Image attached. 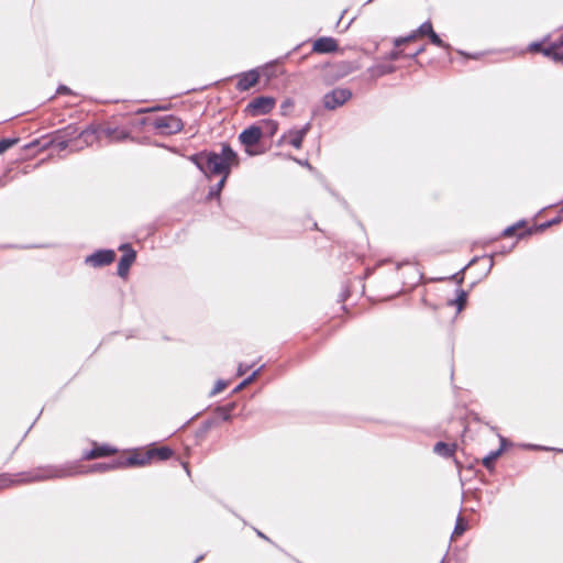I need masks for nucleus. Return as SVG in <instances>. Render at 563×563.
Returning <instances> with one entry per match:
<instances>
[{
    "instance_id": "2f4dec72",
    "label": "nucleus",
    "mask_w": 563,
    "mask_h": 563,
    "mask_svg": "<svg viewBox=\"0 0 563 563\" xmlns=\"http://www.w3.org/2000/svg\"><path fill=\"white\" fill-rule=\"evenodd\" d=\"M561 220H562V219H561V217H556V218H554V219H552V220H550V221H548V222H545V223L541 224L539 229H540V230H544V229H547V228H550L551 225H554V224L560 223V222H561Z\"/></svg>"
},
{
    "instance_id": "e433bc0d",
    "label": "nucleus",
    "mask_w": 563,
    "mask_h": 563,
    "mask_svg": "<svg viewBox=\"0 0 563 563\" xmlns=\"http://www.w3.org/2000/svg\"><path fill=\"white\" fill-rule=\"evenodd\" d=\"M250 367L251 366H246V365L240 364L239 367H238V375L239 376L244 375Z\"/></svg>"
},
{
    "instance_id": "58836bf2",
    "label": "nucleus",
    "mask_w": 563,
    "mask_h": 563,
    "mask_svg": "<svg viewBox=\"0 0 563 563\" xmlns=\"http://www.w3.org/2000/svg\"><path fill=\"white\" fill-rule=\"evenodd\" d=\"M499 440H500V448L499 449H503V452L505 451L506 446L508 445V441L506 438L499 435Z\"/></svg>"
},
{
    "instance_id": "49530a36",
    "label": "nucleus",
    "mask_w": 563,
    "mask_h": 563,
    "mask_svg": "<svg viewBox=\"0 0 563 563\" xmlns=\"http://www.w3.org/2000/svg\"><path fill=\"white\" fill-rule=\"evenodd\" d=\"M561 212L563 213V208L561 209Z\"/></svg>"
},
{
    "instance_id": "a19ab883",
    "label": "nucleus",
    "mask_w": 563,
    "mask_h": 563,
    "mask_svg": "<svg viewBox=\"0 0 563 563\" xmlns=\"http://www.w3.org/2000/svg\"><path fill=\"white\" fill-rule=\"evenodd\" d=\"M526 448H528V449H533V450H534V449L549 450L548 448H542V446L533 445V444H528V445H526Z\"/></svg>"
},
{
    "instance_id": "7c9ffc66",
    "label": "nucleus",
    "mask_w": 563,
    "mask_h": 563,
    "mask_svg": "<svg viewBox=\"0 0 563 563\" xmlns=\"http://www.w3.org/2000/svg\"><path fill=\"white\" fill-rule=\"evenodd\" d=\"M265 128L267 129L269 135H274L278 129V123L276 121L268 120L265 122Z\"/></svg>"
},
{
    "instance_id": "f257e3e1",
    "label": "nucleus",
    "mask_w": 563,
    "mask_h": 563,
    "mask_svg": "<svg viewBox=\"0 0 563 563\" xmlns=\"http://www.w3.org/2000/svg\"><path fill=\"white\" fill-rule=\"evenodd\" d=\"M192 163L207 176H229L240 158L229 144H222L220 152H201L190 157Z\"/></svg>"
},
{
    "instance_id": "5701e85b",
    "label": "nucleus",
    "mask_w": 563,
    "mask_h": 563,
    "mask_svg": "<svg viewBox=\"0 0 563 563\" xmlns=\"http://www.w3.org/2000/svg\"><path fill=\"white\" fill-rule=\"evenodd\" d=\"M466 300H467V292L461 289V290H459L456 299L451 301L450 305H456L457 311H461L464 308Z\"/></svg>"
},
{
    "instance_id": "c756f323",
    "label": "nucleus",
    "mask_w": 563,
    "mask_h": 563,
    "mask_svg": "<svg viewBox=\"0 0 563 563\" xmlns=\"http://www.w3.org/2000/svg\"><path fill=\"white\" fill-rule=\"evenodd\" d=\"M228 386V383L224 382V380H218L213 387V389L211 390V395H217L219 393H221L225 387Z\"/></svg>"
},
{
    "instance_id": "72a5a7b5",
    "label": "nucleus",
    "mask_w": 563,
    "mask_h": 563,
    "mask_svg": "<svg viewBox=\"0 0 563 563\" xmlns=\"http://www.w3.org/2000/svg\"><path fill=\"white\" fill-rule=\"evenodd\" d=\"M402 56V52L399 49H394L388 54V59L397 60Z\"/></svg>"
},
{
    "instance_id": "37998d69",
    "label": "nucleus",
    "mask_w": 563,
    "mask_h": 563,
    "mask_svg": "<svg viewBox=\"0 0 563 563\" xmlns=\"http://www.w3.org/2000/svg\"><path fill=\"white\" fill-rule=\"evenodd\" d=\"M257 534H258L261 538L266 539V537H265L262 532L257 531Z\"/></svg>"
},
{
    "instance_id": "c03bdc74",
    "label": "nucleus",
    "mask_w": 563,
    "mask_h": 563,
    "mask_svg": "<svg viewBox=\"0 0 563 563\" xmlns=\"http://www.w3.org/2000/svg\"><path fill=\"white\" fill-rule=\"evenodd\" d=\"M146 121H147L146 119H143V120L141 121V124H145V123H146Z\"/></svg>"
},
{
    "instance_id": "f704fd0d",
    "label": "nucleus",
    "mask_w": 563,
    "mask_h": 563,
    "mask_svg": "<svg viewBox=\"0 0 563 563\" xmlns=\"http://www.w3.org/2000/svg\"><path fill=\"white\" fill-rule=\"evenodd\" d=\"M56 93L57 95H70L73 92H71V90L67 86L60 85L57 88Z\"/></svg>"
},
{
    "instance_id": "393cba45",
    "label": "nucleus",
    "mask_w": 563,
    "mask_h": 563,
    "mask_svg": "<svg viewBox=\"0 0 563 563\" xmlns=\"http://www.w3.org/2000/svg\"><path fill=\"white\" fill-rule=\"evenodd\" d=\"M432 32H433V27H432V24L430 21L422 23L417 30V33L421 36H423V35L429 36Z\"/></svg>"
},
{
    "instance_id": "c85d7f7f",
    "label": "nucleus",
    "mask_w": 563,
    "mask_h": 563,
    "mask_svg": "<svg viewBox=\"0 0 563 563\" xmlns=\"http://www.w3.org/2000/svg\"><path fill=\"white\" fill-rule=\"evenodd\" d=\"M294 107V101L291 99H286L282 104H280V112L283 115H288L289 111L292 109Z\"/></svg>"
},
{
    "instance_id": "20e7f679",
    "label": "nucleus",
    "mask_w": 563,
    "mask_h": 563,
    "mask_svg": "<svg viewBox=\"0 0 563 563\" xmlns=\"http://www.w3.org/2000/svg\"><path fill=\"white\" fill-rule=\"evenodd\" d=\"M152 124L162 135L178 133L184 128L183 121L173 114L157 117Z\"/></svg>"
},
{
    "instance_id": "ea45409f",
    "label": "nucleus",
    "mask_w": 563,
    "mask_h": 563,
    "mask_svg": "<svg viewBox=\"0 0 563 563\" xmlns=\"http://www.w3.org/2000/svg\"><path fill=\"white\" fill-rule=\"evenodd\" d=\"M553 45H554L558 49H560L561 47H563V36H562L561 38H559L558 41H555V42L553 43Z\"/></svg>"
},
{
    "instance_id": "a878e982",
    "label": "nucleus",
    "mask_w": 563,
    "mask_h": 563,
    "mask_svg": "<svg viewBox=\"0 0 563 563\" xmlns=\"http://www.w3.org/2000/svg\"><path fill=\"white\" fill-rule=\"evenodd\" d=\"M418 33L417 31L412 32L411 34H409L408 36H404V37H398L395 40V46L396 47H400L402 44L407 43V42H411L413 40H416Z\"/></svg>"
},
{
    "instance_id": "f3484780",
    "label": "nucleus",
    "mask_w": 563,
    "mask_h": 563,
    "mask_svg": "<svg viewBox=\"0 0 563 563\" xmlns=\"http://www.w3.org/2000/svg\"><path fill=\"white\" fill-rule=\"evenodd\" d=\"M503 454V449H498L496 451H492L488 455L483 459V465L487 470H493L495 465V461Z\"/></svg>"
},
{
    "instance_id": "4c0bfd02",
    "label": "nucleus",
    "mask_w": 563,
    "mask_h": 563,
    "mask_svg": "<svg viewBox=\"0 0 563 563\" xmlns=\"http://www.w3.org/2000/svg\"><path fill=\"white\" fill-rule=\"evenodd\" d=\"M424 49H426V48H424V46H421V47H419L415 53H412V54H408L407 56H408V57H412V58H415V57H417L418 55H420L421 53H423V52H424Z\"/></svg>"
},
{
    "instance_id": "6ab92c4d",
    "label": "nucleus",
    "mask_w": 563,
    "mask_h": 563,
    "mask_svg": "<svg viewBox=\"0 0 563 563\" xmlns=\"http://www.w3.org/2000/svg\"><path fill=\"white\" fill-rule=\"evenodd\" d=\"M468 529L467 522L464 520L462 516H459L456 519V523L452 533V538H457L462 536Z\"/></svg>"
},
{
    "instance_id": "a211bd4d",
    "label": "nucleus",
    "mask_w": 563,
    "mask_h": 563,
    "mask_svg": "<svg viewBox=\"0 0 563 563\" xmlns=\"http://www.w3.org/2000/svg\"><path fill=\"white\" fill-rule=\"evenodd\" d=\"M147 453L150 454V460L153 456H157L159 460L164 461L172 456L173 451L167 446H163V448L154 449Z\"/></svg>"
},
{
    "instance_id": "c9c22d12",
    "label": "nucleus",
    "mask_w": 563,
    "mask_h": 563,
    "mask_svg": "<svg viewBox=\"0 0 563 563\" xmlns=\"http://www.w3.org/2000/svg\"><path fill=\"white\" fill-rule=\"evenodd\" d=\"M166 109L165 107H155V108H148V109H140L137 111V113H145V112H151V111H156V110H164Z\"/></svg>"
},
{
    "instance_id": "39448f33",
    "label": "nucleus",
    "mask_w": 563,
    "mask_h": 563,
    "mask_svg": "<svg viewBox=\"0 0 563 563\" xmlns=\"http://www.w3.org/2000/svg\"><path fill=\"white\" fill-rule=\"evenodd\" d=\"M352 98V91L347 88H335L323 97V106L328 110H334L343 106Z\"/></svg>"
},
{
    "instance_id": "473e14b6",
    "label": "nucleus",
    "mask_w": 563,
    "mask_h": 563,
    "mask_svg": "<svg viewBox=\"0 0 563 563\" xmlns=\"http://www.w3.org/2000/svg\"><path fill=\"white\" fill-rule=\"evenodd\" d=\"M394 66H380L377 67L378 75H385L394 71Z\"/></svg>"
},
{
    "instance_id": "cd10ccee",
    "label": "nucleus",
    "mask_w": 563,
    "mask_h": 563,
    "mask_svg": "<svg viewBox=\"0 0 563 563\" xmlns=\"http://www.w3.org/2000/svg\"><path fill=\"white\" fill-rule=\"evenodd\" d=\"M429 38L432 44L439 47L449 48V45L445 44L434 31L429 35Z\"/></svg>"
},
{
    "instance_id": "ddd939ff",
    "label": "nucleus",
    "mask_w": 563,
    "mask_h": 563,
    "mask_svg": "<svg viewBox=\"0 0 563 563\" xmlns=\"http://www.w3.org/2000/svg\"><path fill=\"white\" fill-rule=\"evenodd\" d=\"M530 49L531 51H539L543 55L552 58L555 62H563V54L560 53L559 49L553 44H551L549 47L541 48V44L540 43H532L530 45Z\"/></svg>"
},
{
    "instance_id": "7ed1b4c3",
    "label": "nucleus",
    "mask_w": 563,
    "mask_h": 563,
    "mask_svg": "<svg viewBox=\"0 0 563 563\" xmlns=\"http://www.w3.org/2000/svg\"><path fill=\"white\" fill-rule=\"evenodd\" d=\"M78 471L75 466L71 465H63V466H47L44 468H40L36 472H34L30 477H23L19 479L18 482H35V481H43V479H49V478H63L67 476H73L77 474ZM16 481L9 477V476H2L0 477V489L10 487L13 485Z\"/></svg>"
},
{
    "instance_id": "4be33fe9",
    "label": "nucleus",
    "mask_w": 563,
    "mask_h": 563,
    "mask_svg": "<svg viewBox=\"0 0 563 563\" xmlns=\"http://www.w3.org/2000/svg\"><path fill=\"white\" fill-rule=\"evenodd\" d=\"M228 177L229 176H221V179L219 180V183L210 188V190H209L210 198L219 197L222 188L224 187V184H225Z\"/></svg>"
},
{
    "instance_id": "f03ea898",
    "label": "nucleus",
    "mask_w": 563,
    "mask_h": 563,
    "mask_svg": "<svg viewBox=\"0 0 563 563\" xmlns=\"http://www.w3.org/2000/svg\"><path fill=\"white\" fill-rule=\"evenodd\" d=\"M78 471L75 466L71 465H63V466H47L44 468H40L36 472H34L30 477H23L19 479L18 482H35V481H43V479H49V478H63L67 476H73L77 474ZM16 481L9 477V476H2L0 477V489L10 487L13 485Z\"/></svg>"
},
{
    "instance_id": "9b49d317",
    "label": "nucleus",
    "mask_w": 563,
    "mask_h": 563,
    "mask_svg": "<svg viewBox=\"0 0 563 563\" xmlns=\"http://www.w3.org/2000/svg\"><path fill=\"white\" fill-rule=\"evenodd\" d=\"M238 82L236 89L239 91H246L254 87L260 80V73L257 69H251L249 71L236 75Z\"/></svg>"
},
{
    "instance_id": "bb28decb",
    "label": "nucleus",
    "mask_w": 563,
    "mask_h": 563,
    "mask_svg": "<svg viewBox=\"0 0 563 563\" xmlns=\"http://www.w3.org/2000/svg\"><path fill=\"white\" fill-rule=\"evenodd\" d=\"M525 225V221H519L518 223L514 224V225H510L508 228H506L504 231H503V235L504 236H511L515 234V232L517 231V229L521 228Z\"/></svg>"
},
{
    "instance_id": "79ce46f5",
    "label": "nucleus",
    "mask_w": 563,
    "mask_h": 563,
    "mask_svg": "<svg viewBox=\"0 0 563 563\" xmlns=\"http://www.w3.org/2000/svg\"><path fill=\"white\" fill-rule=\"evenodd\" d=\"M231 418V415L229 411H225L223 415V420H229Z\"/></svg>"
},
{
    "instance_id": "f8f14e48",
    "label": "nucleus",
    "mask_w": 563,
    "mask_h": 563,
    "mask_svg": "<svg viewBox=\"0 0 563 563\" xmlns=\"http://www.w3.org/2000/svg\"><path fill=\"white\" fill-rule=\"evenodd\" d=\"M312 49L319 54H329L338 49V42L333 37L323 36L313 42Z\"/></svg>"
},
{
    "instance_id": "aec40b11",
    "label": "nucleus",
    "mask_w": 563,
    "mask_h": 563,
    "mask_svg": "<svg viewBox=\"0 0 563 563\" xmlns=\"http://www.w3.org/2000/svg\"><path fill=\"white\" fill-rule=\"evenodd\" d=\"M121 466L118 465V460H115L112 463H96L92 465L91 471L93 472H108L114 468H120Z\"/></svg>"
},
{
    "instance_id": "6e6552de",
    "label": "nucleus",
    "mask_w": 563,
    "mask_h": 563,
    "mask_svg": "<svg viewBox=\"0 0 563 563\" xmlns=\"http://www.w3.org/2000/svg\"><path fill=\"white\" fill-rule=\"evenodd\" d=\"M119 250L123 251V255L118 264V275L124 278L128 276L129 269L136 258V253L129 244H122Z\"/></svg>"
},
{
    "instance_id": "2eb2a0df",
    "label": "nucleus",
    "mask_w": 563,
    "mask_h": 563,
    "mask_svg": "<svg viewBox=\"0 0 563 563\" xmlns=\"http://www.w3.org/2000/svg\"><path fill=\"white\" fill-rule=\"evenodd\" d=\"M114 452H115V450L110 448V446H108V445H100V446L93 448L90 451L85 452L84 453V459L92 460V459L110 455V454H112Z\"/></svg>"
},
{
    "instance_id": "412c9836",
    "label": "nucleus",
    "mask_w": 563,
    "mask_h": 563,
    "mask_svg": "<svg viewBox=\"0 0 563 563\" xmlns=\"http://www.w3.org/2000/svg\"><path fill=\"white\" fill-rule=\"evenodd\" d=\"M263 366H261L260 368H257L256 371H254L247 378H245L243 382H241L235 388H234V393H239L241 391L242 389H244L246 386H249L251 383H253L256 377L258 376V374L261 373Z\"/></svg>"
},
{
    "instance_id": "b1692460",
    "label": "nucleus",
    "mask_w": 563,
    "mask_h": 563,
    "mask_svg": "<svg viewBox=\"0 0 563 563\" xmlns=\"http://www.w3.org/2000/svg\"><path fill=\"white\" fill-rule=\"evenodd\" d=\"M18 141V139H2L0 141V154L4 153L7 150L15 145Z\"/></svg>"
},
{
    "instance_id": "0eeeda50",
    "label": "nucleus",
    "mask_w": 563,
    "mask_h": 563,
    "mask_svg": "<svg viewBox=\"0 0 563 563\" xmlns=\"http://www.w3.org/2000/svg\"><path fill=\"white\" fill-rule=\"evenodd\" d=\"M276 100L273 97L261 96L254 98L246 107L247 112L253 115H263L269 113L275 107Z\"/></svg>"
},
{
    "instance_id": "1a4fd4ad",
    "label": "nucleus",
    "mask_w": 563,
    "mask_h": 563,
    "mask_svg": "<svg viewBox=\"0 0 563 563\" xmlns=\"http://www.w3.org/2000/svg\"><path fill=\"white\" fill-rule=\"evenodd\" d=\"M115 258V253L112 250H99L91 255L87 256L86 264L92 267H102L111 264Z\"/></svg>"
},
{
    "instance_id": "9d476101",
    "label": "nucleus",
    "mask_w": 563,
    "mask_h": 563,
    "mask_svg": "<svg viewBox=\"0 0 563 563\" xmlns=\"http://www.w3.org/2000/svg\"><path fill=\"white\" fill-rule=\"evenodd\" d=\"M311 124L307 123L301 129L298 130H289L287 133H285L282 139V142H288L290 145H292L296 148H300L302 145V141L310 131Z\"/></svg>"
},
{
    "instance_id": "4468645a",
    "label": "nucleus",
    "mask_w": 563,
    "mask_h": 563,
    "mask_svg": "<svg viewBox=\"0 0 563 563\" xmlns=\"http://www.w3.org/2000/svg\"><path fill=\"white\" fill-rule=\"evenodd\" d=\"M150 461V454L146 453L145 455L140 454H133L129 457H120L118 459V465L121 467L125 466H135V465H144Z\"/></svg>"
},
{
    "instance_id": "423d86ee",
    "label": "nucleus",
    "mask_w": 563,
    "mask_h": 563,
    "mask_svg": "<svg viewBox=\"0 0 563 563\" xmlns=\"http://www.w3.org/2000/svg\"><path fill=\"white\" fill-rule=\"evenodd\" d=\"M262 135L263 130L257 125H251L241 132L239 140L241 144L245 146V152L249 155L253 156L256 154V152L252 151V147L260 142Z\"/></svg>"
},
{
    "instance_id": "a18cd8bd",
    "label": "nucleus",
    "mask_w": 563,
    "mask_h": 563,
    "mask_svg": "<svg viewBox=\"0 0 563 563\" xmlns=\"http://www.w3.org/2000/svg\"><path fill=\"white\" fill-rule=\"evenodd\" d=\"M185 470H186L187 474H189V468L187 467V465H185Z\"/></svg>"
},
{
    "instance_id": "dca6fc26",
    "label": "nucleus",
    "mask_w": 563,
    "mask_h": 563,
    "mask_svg": "<svg viewBox=\"0 0 563 563\" xmlns=\"http://www.w3.org/2000/svg\"><path fill=\"white\" fill-rule=\"evenodd\" d=\"M433 452L443 457H451L455 452V445L448 444L445 442H438L433 448Z\"/></svg>"
}]
</instances>
